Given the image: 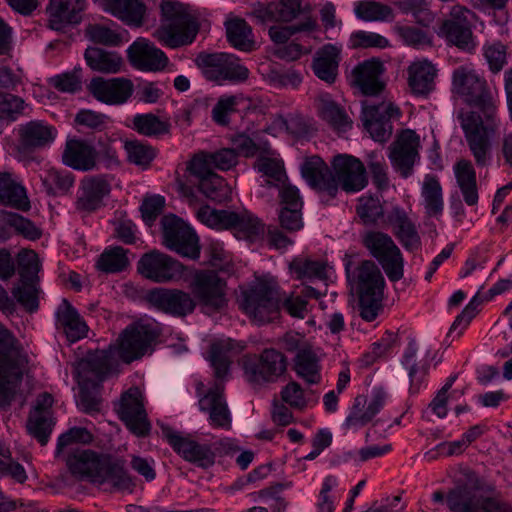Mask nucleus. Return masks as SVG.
Masks as SVG:
<instances>
[{"label": "nucleus", "mask_w": 512, "mask_h": 512, "mask_svg": "<svg viewBox=\"0 0 512 512\" xmlns=\"http://www.w3.org/2000/svg\"><path fill=\"white\" fill-rule=\"evenodd\" d=\"M453 88L468 104L479 108L484 114L482 117L476 112L462 110L457 119L470 156L479 167L491 165L499 121L487 82L473 69L461 66L453 72Z\"/></svg>", "instance_id": "1"}, {"label": "nucleus", "mask_w": 512, "mask_h": 512, "mask_svg": "<svg viewBox=\"0 0 512 512\" xmlns=\"http://www.w3.org/2000/svg\"><path fill=\"white\" fill-rule=\"evenodd\" d=\"M331 168L317 156L307 157L301 165V175L308 185L329 199L335 198L339 186L346 192H358L367 185L366 169L356 157L339 154Z\"/></svg>", "instance_id": "2"}, {"label": "nucleus", "mask_w": 512, "mask_h": 512, "mask_svg": "<svg viewBox=\"0 0 512 512\" xmlns=\"http://www.w3.org/2000/svg\"><path fill=\"white\" fill-rule=\"evenodd\" d=\"M61 457L75 477L100 485L110 483L113 489L130 493L136 486L121 458L80 447L71 448Z\"/></svg>", "instance_id": "3"}, {"label": "nucleus", "mask_w": 512, "mask_h": 512, "mask_svg": "<svg viewBox=\"0 0 512 512\" xmlns=\"http://www.w3.org/2000/svg\"><path fill=\"white\" fill-rule=\"evenodd\" d=\"M233 343L230 339L213 342L209 350V361L214 370L215 383L199 399L200 411L208 414V422L215 429L229 431L232 428V415L225 395L223 380L227 377Z\"/></svg>", "instance_id": "4"}, {"label": "nucleus", "mask_w": 512, "mask_h": 512, "mask_svg": "<svg viewBox=\"0 0 512 512\" xmlns=\"http://www.w3.org/2000/svg\"><path fill=\"white\" fill-rule=\"evenodd\" d=\"M160 26L153 37L164 47L177 49L194 42L199 25L176 0H163L160 5Z\"/></svg>", "instance_id": "5"}, {"label": "nucleus", "mask_w": 512, "mask_h": 512, "mask_svg": "<svg viewBox=\"0 0 512 512\" xmlns=\"http://www.w3.org/2000/svg\"><path fill=\"white\" fill-rule=\"evenodd\" d=\"M197 218L210 228L231 230L238 239L255 241L265 232L264 223L248 210H218L205 205L198 209Z\"/></svg>", "instance_id": "6"}, {"label": "nucleus", "mask_w": 512, "mask_h": 512, "mask_svg": "<svg viewBox=\"0 0 512 512\" xmlns=\"http://www.w3.org/2000/svg\"><path fill=\"white\" fill-rule=\"evenodd\" d=\"M195 64L207 81L217 85L240 84L250 75L249 69L231 53L202 51L196 56Z\"/></svg>", "instance_id": "7"}, {"label": "nucleus", "mask_w": 512, "mask_h": 512, "mask_svg": "<svg viewBox=\"0 0 512 512\" xmlns=\"http://www.w3.org/2000/svg\"><path fill=\"white\" fill-rule=\"evenodd\" d=\"M355 280L359 294V314L367 322L374 321L383 309L384 277L371 260H364L356 269Z\"/></svg>", "instance_id": "8"}, {"label": "nucleus", "mask_w": 512, "mask_h": 512, "mask_svg": "<svg viewBox=\"0 0 512 512\" xmlns=\"http://www.w3.org/2000/svg\"><path fill=\"white\" fill-rule=\"evenodd\" d=\"M162 333L160 323L151 318L136 321L122 332L116 352L125 363L141 359L152 352L153 345Z\"/></svg>", "instance_id": "9"}, {"label": "nucleus", "mask_w": 512, "mask_h": 512, "mask_svg": "<svg viewBox=\"0 0 512 512\" xmlns=\"http://www.w3.org/2000/svg\"><path fill=\"white\" fill-rule=\"evenodd\" d=\"M281 301V293L275 283L258 281L243 292L241 309L253 321L265 324L278 317Z\"/></svg>", "instance_id": "10"}, {"label": "nucleus", "mask_w": 512, "mask_h": 512, "mask_svg": "<svg viewBox=\"0 0 512 512\" xmlns=\"http://www.w3.org/2000/svg\"><path fill=\"white\" fill-rule=\"evenodd\" d=\"M287 357L274 348H266L260 354L243 359L246 380L255 386L276 383L287 371Z\"/></svg>", "instance_id": "11"}, {"label": "nucleus", "mask_w": 512, "mask_h": 512, "mask_svg": "<svg viewBox=\"0 0 512 512\" xmlns=\"http://www.w3.org/2000/svg\"><path fill=\"white\" fill-rule=\"evenodd\" d=\"M401 111L398 106L388 100L362 102L361 120L364 129L377 142H387L393 133L391 120L398 119Z\"/></svg>", "instance_id": "12"}, {"label": "nucleus", "mask_w": 512, "mask_h": 512, "mask_svg": "<svg viewBox=\"0 0 512 512\" xmlns=\"http://www.w3.org/2000/svg\"><path fill=\"white\" fill-rule=\"evenodd\" d=\"M192 297L196 304L212 311H221L227 306V283L214 270H199L190 282Z\"/></svg>", "instance_id": "13"}, {"label": "nucleus", "mask_w": 512, "mask_h": 512, "mask_svg": "<svg viewBox=\"0 0 512 512\" xmlns=\"http://www.w3.org/2000/svg\"><path fill=\"white\" fill-rule=\"evenodd\" d=\"M446 502L452 512H512V504L496 496L477 494L466 485L451 489Z\"/></svg>", "instance_id": "14"}, {"label": "nucleus", "mask_w": 512, "mask_h": 512, "mask_svg": "<svg viewBox=\"0 0 512 512\" xmlns=\"http://www.w3.org/2000/svg\"><path fill=\"white\" fill-rule=\"evenodd\" d=\"M164 245L189 259L200 256L199 238L194 230L175 215H166L162 219Z\"/></svg>", "instance_id": "15"}, {"label": "nucleus", "mask_w": 512, "mask_h": 512, "mask_svg": "<svg viewBox=\"0 0 512 512\" xmlns=\"http://www.w3.org/2000/svg\"><path fill=\"white\" fill-rule=\"evenodd\" d=\"M363 244L378 260L391 281H397L402 277L401 253L390 236L382 232L371 231L364 235Z\"/></svg>", "instance_id": "16"}, {"label": "nucleus", "mask_w": 512, "mask_h": 512, "mask_svg": "<svg viewBox=\"0 0 512 512\" xmlns=\"http://www.w3.org/2000/svg\"><path fill=\"white\" fill-rule=\"evenodd\" d=\"M163 433L169 445L185 461L202 469H208L214 465L216 453L213 445L182 436L170 428H165Z\"/></svg>", "instance_id": "17"}, {"label": "nucleus", "mask_w": 512, "mask_h": 512, "mask_svg": "<svg viewBox=\"0 0 512 512\" xmlns=\"http://www.w3.org/2000/svg\"><path fill=\"white\" fill-rule=\"evenodd\" d=\"M138 272L146 279L156 283H165L179 279L184 267L171 256L159 251L145 253L137 265Z\"/></svg>", "instance_id": "18"}, {"label": "nucleus", "mask_w": 512, "mask_h": 512, "mask_svg": "<svg viewBox=\"0 0 512 512\" xmlns=\"http://www.w3.org/2000/svg\"><path fill=\"white\" fill-rule=\"evenodd\" d=\"M113 177L109 174L88 175L79 183L75 207L78 211L95 212L110 195Z\"/></svg>", "instance_id": "19"}, {"label": "nucleus", "mask_w": 512, "mask_h": 512, "mask_svg": "<svg viewBox=\"0 0 512 512\" xmlns=\"http://www.w3.org/2000/svg\"><path fill=\"white\" fill-rule=\"evenodd\" d=\"M147 301L156 310L173 317H185L196 308L192 295L180 289L154 288L148 292Z\"/></svg>", "instance_id": "20"}, {"label": "nucleus", "mask_w": 512, "mask_h": 512, "mask_svg": "<svg viewBox=\"0 0 512 512\" xmlns=\"http://www.w3.org/2000/svg\"><path fill=\"white\" fill-rule=\"evenodd\" d=\"M57 129L42 120H31L18 126L17 151L29 156L49 147L57 136Z\"/></svg>", "instance_id": "21"}, {"label": "nucleus", "mask_w": 512, "mask_h": 512, "mask_svg": "<svg viewBox=\"0 0 512 512\" xmlns=\"http://www.w3.org/2000/svg\"><path fill=\"white\" fill-rule=\"evenodd\" d=\"M117 413L126 427L136 436L143 437L149 433L151 426L139 388L131 387L122 394Z\"/></svg>", "instance_id": "22"}, {"label": "nucleus", "mask_w": 512, "mask_h": 512, "mask_svg": "<svg viewBox=\"0 0 512 512\" xmlns=\"http://www.w3.org/2000/svg\"><path fill=\"white\" fill-rule=\"evenodd\" d=\"M388 158L393 169L403 178L411 176L416 160V132L406 129L397 134L389 146Z\"/></svg>", "instance_id": "23"}, {"label": "nucleus", "mask_w": 512, "mask_h": 512, "mask_svg": "<svg viewBox=\"0 0 512 512\" xmlns=\"http://www.w3.org/2000/svg\"><path fill=\"white\" fill-rule=\"evenodd\" d=\"M88 90L95 99L102 103L122 105L132 96L134 85L131 80L124 77L111 79L95 77L90 81Z\"/></svg>", "instance_id": "24"}, {"label": "nucleus", "mask_w": 512, "mask_h": 512, "mask_svg": "<svg viewBox=\"0 0 512 512\" xmlns=\"http://www.w3.org/2000/svg\"><path fill=\"white\" fill-rule=\"evenodd\" d=\"M131 65L141 71H161L169 59L166 54L146 38H137L127 49Z\"/></svg>", "instance_id": "25"}, {"label": "nucleus", "mask_w": 512, "mask_h": 512, "mask_svg": "<svg viewBox=\"0 0 512 512\" xmlns=\"http://www.w3.org/2000/svg\"><path fill=\"white\" fill-rule=\"evenodd\" d=\"M86 0H49L46 7L47 27L54 31H65L67 27L81 22Z\"/></svg>", "instance_id": "26"}, {"label": "nucleus", "mask_w": 512, "mask_h": 512, "mask_svg": "<svg viewBox=\"0 0 512 512\" xmlns=\"http://www.w3.org/2000/svg\"><path fill=\"white\" fill-rule=\"evenodd\" d=\"M116 348L109 346L89 354L78 365V375L82 381L102 382L117 364Z\"/></svg>", "instance_id": "27"}, {"label": "nucleus", "mask_w": 512, "mask_h": 512, "mask_svg": "<svg viewBox=\"0 0 512 512\" xmlns=\"http://www.w3.org/2000/svg\"><path fill=\"white\" fill-rule=\"evenodd\" d=\"M383 72L379 60H365L353 68L351 84L365 96H377L385 89V83L380 79Z\"/></svg>", "instance_id": "28"}, {"label": "nucleus", "mask_w": 512, "mask_h": 512, "mask_svg": "<svg viewBox=\"0 0 512 512\" xmlns=\"http://www.w3.org/2000/svg\"><path fill=\"white\" fill-rule=\"evenodd\" d=\"M98 152L85 140L70 139L62 153L63 163L75 170L87 172L96 169Z\"/></svg>", "instance_id": "29"}, {"label": "nucleus", "mask_w": 512, "mask_h": 512, "mask_svg": "<svg viewBox=\"0 0 512 512\" xmlns=\"http://www.w3.org/2000/svg\"><path fill=\"white\" fill-rule=\"evenodd\" d=\"M472 159L475 160L473 157ZM488 166L489 165H487V167ZM476 167L478 169L486 168V166L479 167L476 161L472 162L470 159L464 157L457 159L453 165V173L457 186L464 202L469 206L477 205L479 199Z\"/></svg>", "instance_id": "30"}, {"label": "nucleus", "mask_w": 512, "mask_h": 512, "mask_svg": "<svg viewBox=\"0 0 512 512\" xmlns=\"http://www.w3.org/2000/svg\"><path fill=\"white\" fill-rule=\"evenodd\" d=\"M102 9L131 27L144 23L146 5L142 0H98Z\"/></svg>", "instance_id": "31"}, {"label": "nucleus", "mask_w": 512, "mask_h": 512, "mask_svg": "<svg viewBox=\"0 0 512 512\" xmlns=\"http://www.w3.org/2000/svg\"><path fill=\"white\" fill-rule=\"evenodd\" d=\"M341 61V47L325 44L312 59L311 68L315 76L327 84H333L338 76Z\"/></svg>", "instance_id": "32"}, {"label": "nucleus", "mask_w": 512, "mask_h": 512, "mask_svg": "<svg viewBox=\"0 0 512 512\" xmlns=\"http://www.w3.org/2000/svg\"><path fill=\"white\" fill-rule=\"evenodd\" d=\"M55 316L56 328L66 335L68 341L73 343L86 337L88 327L67 299H62L56 309Z\"/></svg>", "instance_id": "33"}, {"label": "nucleus", "mask_w": 512, "mask_h": 512, "mask_svg": "<svg viewBox=\"0 0 512 512\" xmlns=\"http://www.w3.org/2000/svg\"><path fill=\"white\" fill-rule=\"evenodd\" d=\"M301 10V0H279L268 5L258 3L254 7L252 15L261 23L265 22H289L296 18Z\"/></svg>", "instance_id": "34"}, {"label": "nucleus", "mask_w": 512, "mask_h": 512, "mask_svg": "<svg viewBox=\"0 0 512 512\" xmlns=\"http://www.w3.org/2000/svg\"><path fill=\"white\" fill-rule=\"evenodd\" d=\"M512 289V280L501 279L494 284L487 292V294L480 298L477 293L470 302L465 306L462 312L456 317L451 328L450 333H453L458 328L460 329L458 335H461L462 331L469 325L471 320L477 315L479 306L485 300H490L496 295H500L508 290Z\"/></svg>", "instance_id": "35"}, {"label": "nucleus", "mask_w": 512, "mask_h": 512, "mask_svg": "<svg viewBox=\"0 0 512 512\" xmlns=\"http://www.w3.org/2000/svg\"><path fill=\"white\" fill-rule=\"evenodd\" d=\"M84 58L88 67L99 73L115 74L120 72L123 66V59L117 52L99 47H88Z\"/></svg>", "instance_id": "36"}, {"label": "nucleus", "mask_w": 512, "mask_h": 512, "mask_svg": "<svg viewBox=\"0 0 512 512\" xmlns=\"http://www.w3.org/2000/svg\"><path fill=\"white\" fill-rule=\"evenodd\" d=\"M421 197L426 217L438 219L444 210V199L442 186L437 176L426 175L424 177Z\"/></svg>", "instance_id": "37"}, {"label": "nucleus", "mask_w": 512, "mask_h": 512, "mask_svg": "<svg viewBox=\"0 0 512 512\" xmlns=\"http://www.w3.org/2000/svg\"><path fill=\"white\" fill-rule=\"evenodd\" d=\"M0 205L22 211L30 208L25 188L8 172H0Z\"/></svg>", "instance_id": "38"}, {"label": "nucleus", "mask_w": 512, "mask_h": 512, "mask_svg": "<svg viewBox=\"0 0 512 512\" xmlns=\"http://www.w3.org/2000/svg\"><path fill=\"white\" fill-rule=\"evenodd\" d=\"M22 359L12 333L0 324V366L19 376Z\"/></svg>", "instance_id": "39"}, {"label": "nucleus", "mask_w": 512, "mask_h": 512, "mask_svg": "<svg viewBox=\"0 0 512 512\" xmlns=\"http://www.w3.org/2000/svg\"><path fill=\"white\" fill-rule=\"evenodd\" d=\"M441 33L449 43L463 51L473 53L476 49L471 25H462L456 21H444L441 25Z\"/></svg>", "instance_id": "40"}, {"label": "nucleus", "mask_w": 512, "mask_h": 512, "mask_svg": "<svg viewBox=\"0 0 512 512\" xmlns=\"http://www.w3.org/2000/svg\"><path fill=\"white\" fill-rule=\"evenodd\" d=\"M294 369L297 376L307 384H318L321 381V366L316 354L311 349L304 348L297 352Z\"/></svg>", "instance_id": "41"}, {"label": "nucleus", "mask_w": 512, "mask_h": 512, "mask_svg": "<svg viewBox=\"0 0 512 512\" xmlns=\"http://www.w3.org/2000/svg\"><path fill=\"white\" fill-rule=\"evenodd\" d=\"M439 19L425 0H418V47L431 46Z\"/></svg>", "instance_id": "42"}, {"label": "nucleus", "mask_w": 512, "mask_h": 512, "mask_svg": "<svg viewBox=\"0 0 512 512\" xmlns=\"http://www.w3.org/2000/svg\"><path fill=\"white\" fill-rule=\"evenodd\" d=\"M225 25L227 40L234 48L241 51L252 50L254 46L252 29L244 19H231Z\"/></svg>", "instance_id": "43"}, {"label": "nucleus", "mask_w": 512, "mask_h": 512, "mask_svg": "<svg viewBox=\"0 0 512 512\" xmlns=\"http://www.w3.org/2000/svg\"><path fill=\"white\" fill-rule=\"evenodd\" d=\"M292 274L299 280L327 278V265L320 260H312L307 257H295L289 264Z\"/></svg>", "instance_id": "44"}, {"label": "nucleus", "mask_w": 512, "mask_h": 512, "mask_svg": "<svg viewBox=\"0 0 512 512\" xmlns=\"http://www.w3.org/2000/svg\"><path fill=\"white\" fill-rule=\"evenodd\" d=\"M41 181L47 194L58 196L69 192L74 185L75 177L67 170L50 169L41 177Z\"/></svg>", "instance_id": "45"}, {"label": "nucleus", "mask_w": 512, "mask_h": 512, "mask_svg": "<svg viewBox=\"0 0 512 512\" xmlns=\"http://www.w3.org/2000/svg\"><path fill=\"white\" fill-rule=\"evenodd\" d=\"M128 252L121 246L106 248L96 262L97 269L105 273L122 272L129 265Z\"/></svg>", "instance_id": "46"}, {"label": "nucleus", "mask_w": 512, "mask_h": 512, "mask_svg": "<svg viewBox=\"0 0 512 512\" xmlns=\"http://www.w3.org/2000/svg\"><path fill=\"white\" fill-rule=\"evenodd\" d=\"M132 128L146 137H160L169 133L170 124L153 113H145L133 117Z\"/></svg>", "instance_id": "47"}, {"label": "nucleus", "mask_w": 512, "mask_h": 512, "mask_svg": "<svg viewBox=\"0 0 512 512\" xmlns=\"http://www.w3.org/2000/svg\"><path fill=\"white\" fill-rule=\"evenodd\" d=\"M355 15L364 21H392L394 13L390 6L372 0L359 1L355 5Z\"/></svg>", "instance_id": "48"}, {"label": "nucleus", "mask_w": 512, "mask_h": 512, "mask_svg": "<svg viewBox=\"0 0 512 512\" xmlns=\"http://www.w3.org/2000/svg\"><path fill=\"white\" fill-rule=\"evenodd\" d=\"M93 441V435L84 427H72L61 434L57 440L55 456L61 457L66 454L75 444H90Z\"/></svg>", "instance_id": "49"}, {"label": "nucleus", "mask_w": 512, "mask_h": 512, "mask_svg": "<svg viewBox=\"0 0 512 512\" xmlns=\"http://www.w3.org/2000/svg\"><path fill=\"white\" fill-rule=\"evenodd\" d=\"M482 54L494 74L500 72L507 64V47L500 41H486L482 47Z\"/></svg>", "instance_id": "50"}, {"label": "nucleus", "mask_w": 512, "mask_h": 512, "mask_svg": "<svg viewBox=\"0 0 512 512\" xmlns=\"http://www.w3.org/2000/svg\"><path fill=\"white\" fill-rule=\"evenodd\" d=\"M210 152H200L194 155L188 165L190 173L199 181L213 177L216 183H222V177L214 172L216 169L211 160Z\"/></svg>", "instance_id": "51"}, {"label": "nucleus", "mask_w": 512, "mask_h": 512, "mask_svg": "<svg viewBox=\"0 0 512 512\" xmlns=\"http://www.w3.org/2000/svg\"><path fill=\"white\" fill-rule=\"evenodd\" d=\"M321 115L325 121L339 132H346L352 126V122L346 112L333 101L323 102Z\"/></svg>", "instance_id": "52"}, {"label": "nucleus", "mask_w": 512, "mask_h": 512, "mask_svg": "<svg viewBox=\"0 0 512 512\" xmlns=\"http://www.w3.org/2000/svg\"><path fill=\"white\" fill-rule=\"evenodd\" d=\"M27 107L28 105L21 97L0 92V119L14 122L25 114Z\"/></svg>", "instance_id": "53"}, {"label": "nucleus", "mask_w": 512, "mask_h": 512, "mask_svg": "<svg viewBox=\"0 0 512 512\" xmlns=\"http://www.w3.org/2000/svg\"><path fill=\"white\" fill-rule=\"evenodd\" d=\"M54 423L51 417L30 413L27 420V430L42 446H45L53 430Z\"/></svg>", "instance_id": "54"}, {"label": "nucleus", "mask_w": 512, "mask_h": 512, "mask_svg": "<svg viewBox=\"0 0 512 512\" xmlns=\"http://www.w3.org/2000/svg\"><path fill=\"white\" fill-rule=\"evenodd\" d=\"M125 149L129 162L147 168L156 157V150L140 141H128L125 143Z\"/></svg>", "instance_id": "55"}, {"label": "nucleus", "mask_w": 512, "mask_h": 512, "mask_svg": "<svg viewBox=\"0 0 512 512\" xmlns=\"http://www.w3.org/2000/svg\"><path fill=\"white\" fill-rule=\"evenodd\" d=\"M366 403L367 399L365 396L358 395L355 397L353 406L344 422L346 428L358 429L372 420V417L366 410Z\"/></svg>", "instance_id": "56"}, {"label": "nucleus", "mask_w": 512, "mask_h": 512, "mask_svg": "<svg viewBox=\"0 0 512 512\" xmlns=\"http://www.w3.org/2000/svg\"><path fill=\"white\" fill-rule=\"evenodd\" d=\"M350 47L353 49L386 48L389 41L380 34L368 31H355L349 39Z\"/></svg>", "instance_id": "57"}, {"label": "nucleus", "mask_w": 512, "mask_h": 512, "mask_svg": "<svg viewBox=\"0 0 512 512\" xmlns=\"http://www.w3.org/2000/svg\"><path fill=\"white\" fill-rule=\"evenodd\" d=\"M86 35L92 42L106 46H118L122 42L120 33L102 24H90Z\"/></svg>", "instance_id": "58"}, {"label": "nucleus", "mask_w": 512, "mask_h": 512, "mask_svg": "<svg viewBox=\"0 0 512 512\" xmlns=\"http://www.w3.org/2000/svg\"><path fill=\"white\" fill-rule=\"evenodd\" d=\"M266 80L275 88H297L302 82V77L295 70L270 68L266 73Z\"/></svg>", "instance_id": "59"}, {"label": "nucleus", "mask_w": 512, "mask_h": 512, "mask_svg": "<svg viewBox=\"0 0 512 512\" xmlns=\"http://www.w3.org/2000/svg\"><path fill=\"white\" fill-rule=\"evenodd\" d=\"M388 221L402 241H408L413 238L415 233L414 225L403 209L399 207L393 208L388 215Z\"/></svg>", "instance_id": "60"}, {"label": "nucleus", "mask_w": 512, "mask_h": 512, "mask_svg": "<svg viewBox=\"0 0 512 512\" xmlns=\"http://www.w3.org/2000/svg\"><path fill=\"white\" fill-rule=\"evenodd\" d=\"M388 221L402 241H408L413 238L415 233L414 225L403 209L399 207L393 208L388 215Z\"/></svg>", "instance_id": "61"}, {"label": "nucleus", "mask_w": 512, "mask_h": 512, "mask_svg": "<svg viewBox=\"0 0 512 512\" xmlns=\"http://www.w3.org/2000/svg\"><path fill=\"white\" fill-rule=\"evenodd\" d=\"M6 223L15 229V231L29 240H37L41 237L42 231L31 220L17 213H7Z\"/></svg>", "instance_id": "62"}, {"label": "nucleus", "mask_w": 512, "mask_h": 512, "mask_svg": "<svg viewBox=\"0 0 512 512\" xmlns=\"http://www.w3.org/2000/svg\"><path fill=\"white\" fill-rule=\"evenodd\" d=\"M437 69L427 59L418 61V96H427L435 90Z\"/></svg>", "instance_id": "63"}, {"label": "nucleus", "mask_w": 512, "mask_h": 512, "mask_svg": "<svg viewBox=\"0 0 512 512\" xmlns=\"http://www.w3.org/2000/svg\"><path fill=\"white\" fill-rule=\"evenodd\" d=\"M254 168L276 183H281L286 177L283 164L275 158L260 155L254 163Z\"/></svg>", "instance_id": "64"}]
</instances>
